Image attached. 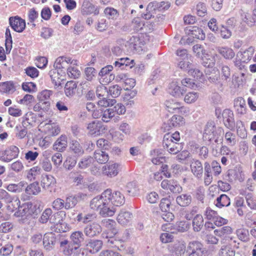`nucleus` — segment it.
Here are the masks:
<instances>
[{
	"label": "nucleus",
	"mask_w": 256,
	"mask_h": 256,
	"mask_svg": "<svg viewBox=\"0 0 256 256\" xmlns=\"http://www.w3.org/2000/svg\"><path fill=\"white\" fill-rule=\"evenodd\" d=\"M66 72L70 78L74 79L78 78L80 74V72L75 66H68Z\"/></svg>",
	"instance_id": "obj_57"
},
{
	"label": "nucleus",
	"mask_w": 256,
	"mask_h": 256,
	"mask_svg": "<svg viewBox=\"0 0 256 256\" xmlns=\"http://www.w3.org/2000/svg\"><path fill=\"white\" fill-rule=\"evenodd\" d=\"M106 190L109 191L110 198H108L109 203L112 206H118L124 204L125 198L124 196L120 192L116 191L112 193V190L107 189Z\"/></svg>",
	"instance_id": "obj_9"
},
{
	"label": "nucleus",
	"mask_w": 256,
	"mask_h": 256,
	"mask_svg": "<svg viewBox=\"0 0 256 256\" xmlns=\"http://www.w3.org/2000/svg\"><path fill=\"white\" fill-rule=\"evenodd\" d=\"M204 214L206 218L213 222L218 215L216 211L212 210L209 207L206 208Z\"/></svg>",
	"instance_id": "obj_64"
},
{
	"label": "nucleus",
	"mask_w": 256,
	"mask_h": 256,
	"mask_svg": "<svg viewBox=\"0 0 256 256\" xmlns=\"http://www.w3.org/2000/svg\"><path fill=\"white\" fill-rule=\"evenodd\" d=\"M102 231L100 225L95 222L87 224L84 229V234L90 238L98 236Z\"/></svg>",
	"instance_id": "obj_8"
},
{
	"label": "nucleus",
	"mask_w": 256,
	"mask_h": 256,
	"mask_svg": "<svg viewBox=\"0 0 256 256\" xmlns=\"http://www.w3.org/2000/svg\"><path fill=\"white\" fill-rule=\"evenodd\" d=\"M144 21L141 18L137 17L134 18L130 24V28L135 32L142 30L144 26Z\"/></svg>",
	"instance_id": "obj_41"
},
{
	"label": "nucleus",
	"mask_w": 256,
	"mask_h": 256,
	"mask_svg": "<svg viewBox=\"0 0 256 256\" xmlns=\"http://www.w3.org/2000/svg\"><path fill=\"white\" fill-rule=\"evenodd\" d=\"M204 218L201 214H197L193 218L192 226L193 230L195 232H200L204 227Z\"/></svg>",
	"instance_id": "obj_32"
},
{
	"label": "nucleus",
	"mask_w": 256,
	"mask_h": 256,
	"mask_svg": "<svg viewBox=\"0 0 256 256\" xmlns=\"http://www.w3.org/2000/svg\"><path fill=\"white\" fill-rule=\"evenodd\" d=\"M125 46L127 48L128 51L130 52L136 51L138 48L140 47V38L137 36H132L126 42Z\"/></svg>",
	"instance_id": "obj_25"
},
{
	"label": "nucleus",
	"mask_w": 256,
	"mask_h": 256,
	"mask_svg": "<svg viewBox=\"0 0 256 256\" xmlns=\"http://www.w3.org/2000/svg\"><path fill=\"white\" fill-rule=\"evenodd\" d=\"M62 236L60 234L46 233L43 238V245L45 250L48 251L53 250L54 246L59 243Z\"/></svg>",
	"instance_id": "obj_2"
},
{
	"label": "nucleus",
	"mask_w": 256,
	"mask_h": 256,
	"mask_svg": "<svg viewBox=\"0 0 256 256\" xmlns=\"http://www.w3.org/2000/svg\"><path fill=\"white\" fill-rule=\"evenodd\" d=\"M93 158L90 156L84 157L78 162V167L81 169H85L92 164Z\"/></svg>",
	"instance_id": "obj_58"
},
{
	"label": "nucleus",
	"mask_w": 256,
	"mask_h": 256,
	"mask_svg": "<svg viewBox=\"0 0 256 256\" xmlns=\"http://www.w3.org/2000/svg\"><path fill=\"white\" fill-rule=\"evenodd\" d=\"M190 226V224L188 222L185 220H182L178 222L176 224L174 225V228L176 230L172 232V233H174L176 232H184L188 231Z\"/></svg>",
	"instance_id": "obj_36"
},
{
	"label": "nucleus",
	"mask_w": 256,
	"mask_h": 256,
	"mask_svg": "<svg viewBox=\"0 0 256 256\" xmlns=\"http://www.w3.org/2000/svg\"><path fill=\"white\" fill-rule=\"evenodd\" d=\"M92 158L98 164H105L108 162L110 158L107 152L102 150H98L94 152Z\"/></svg>",
	"instance_id": "obj_24"
},
{
	"label": "nucleus",
	"mask_w": 256,
	"mask_h": 256,
	"mask_svg": "<svg viewBox=\"0 0 256 256\" xmlns=\"http://www.w3.org/2000/svg\"><path fill=\"white\" fill-rule=\"evenodd\" d=\"M58 244H60V250L64 255L69 256L72 254L74 249L72 244L62 235Z\"/></svg>",
	"instance_id": "obj_14"
},
{
	"label": "nucleus",
	"mask_w": 256,
	"mask_h": 256,
	"mask_svg": "<svg viewBox=\"0 0 256 256\" xmlns=\"http://www.w3.org/2000/svg\"><path fill=\"white\" fill-rule=\"evenodd\" d=\"M125 190L126 192L130 196H134L138 194V188L135 182H128L125 187Z\"/></svg>",
	"instance_id": "obj_46"
},
{
	"label": "nucleus",
	"mask_w": 256,
	"mask_h": 256,
	"mask_svg": "<svg viewBox=\"0 0 256 256\" xmlns=\"http://www.w3.org/2000/svg\"><path fill=\"white\" fill-rule=\"evenodd\" d=\"M104 226L110 230L112 235L114 236L118 232V230L116 228V222L111 219H106L102 221Z\"/></svg>",
	"instance_id": "obj_44"
},
{
	"label": "nucleus",
	"mask_w": 256,
	"mask_h": 256,
	"mask_svg": "<svg viewBox=\"0 0 256 256\" xmlns=\"http://www.w3.org/2000/svg\"><path fill=\"white\" fill-rule=\"evenodd\" d=\"M199 94L195 92H188L184 98V101L187 104L194 103L198 99Z\"/></svg>",
	"instance_id": "obj_50"
},
{
	"label": "nucleus",
	"mask_w": 256,
	"mask_h": 256,
	"mask_svg": "<svg viewBox=\"0 0 256 256\" xmlns=\"http://www.w3.org/2000/svg\"><path fill=\"white\" fill-rule=\"evenodd\" d=\"M190 168L192 172L196 178H202L204 172L203 167L199 160L192 158L190 160Z\"/></svg>",
	"instance_id": "obj_12"
},
{
	"label": "nucleus",
	"mask_w": 256,
	"mask_h": 256,
	"mask_svg": "<svg viewBox=\"0 0 256 256\" xmlns=\"http://www.w3.org/2000/svg\"><path fill=\"white\" fill-rule=\"evenodd\" d=\"M22 124L17 125L15 128L16 136L20 139L24 138L28 134L26 127L30 124L28 119L24 117Z\"/></svg>",
	"instance_id": "obj_13"
},
{
	"label": "nucleus",
	"mask_w": 256,
	"mask_h": 256,
	"mask_svg": "<svg viewBox=\"0 0 256 256\" xmlns=\"http://www.w3.org/2000/svg\"><path fill=\"white\" fill-rule=\"evenodd\" d=\"M178 66L180 69L184 71L188 72L189 70L191 68L193 65L188 60H180V59H178Z\"/></svg>",
	"instance_id": "obj_54"
},
{
	"label": "nucleus",
	"mask_w": 256,
	"mask_h": 256,
	"mask_svg": "<svg viewBox=\"0 0 256 256\" xmlns=\"http://www.w3.org/2000/svg\"><path fill=\"white\" fill-rule=\"evenodd\" d=\"M40 168L38 166H34L26 171V178L30 181L34 180L40 174Z\"/></svg>",
	"instance_id": "obj_48"
},
{
	"label": "nucleus",
	"mask_w": 256,
	"mask_h": 256,
	"mask_svg": "<svg viewBox=\"0 0 256 256\" xmlns=\"http://www.w3.org/2000/svg\"><path fill=\"white\" fill-rule=\"evenodd\" d=\"M102 246L103 242L102 240L90 239L88 240L86 246L90 252L92 254H94L102 249Z\"/></svg>",
	"instance_id": "obj_16"
},
{
	"label": "nucleus",
	"mask_w": 256,
	"mask_h": 256,
	"mask_svg": "<svg viewBox=\"0 0 256 256\" xmlns=\"http://www.w3.org/2000/svg\"><path fill=\"white\" fill-rule=\"evenodd\" d=\"M10 25L12 28L18 32H22L26 28V22L18 16L9 18Z\"/></svg>",
	"instance_id": "obj_10"
},
{
	"label": "nucleus",
	"mask_w": 256,
	"mask_h": 256,
	"mask_svg": "<svg viewBox=\"0 0 256 256\" xmlns=\"http://www.w3.org/2000/svg\"><path fill=\"white\" fill-rule=\"evenodd\" d=\"M86 129L88 134L95 136L102 134L106 128L100 121L96 120L88 123Z\"/></svg>",
	"instance_id": "obj_6"
},
{
	"label": "nucleus",
	"mask_w": 256,
	"mask_h": 256,
	"mask_svg": "<svg viewBox=\"0 0 256 256\" xmlns=\"http://www.w3.org/2000/svg\"><path fill=\"white\" fill-rule=\"evenodd\" d=\"M76 88L77 84L73 80L68 82L64 86L66 95L68 97L72 96L76 92Z\"/></svg>",
	"instance_id": "obj_37"
},
{
	"label": "nucleus",
	"mask_w": 256,
	"mask_h": 256,
	"mask_svg": "<svg viewBox=\"0 0 256 256\" xmlns=\"http://www.w3.org/2000/svg\"><path fill=\"white\" fill-rule=\"evenodd\" d=\"M71 151L76 156H80L82 155L84 150L80 144L76 140H72L70 145Z\"/></svg>",
	"instance_id": "obj_47"
},
{
	"label": "nucleus",
	"mask_w": 256,
	"mask_h": 256,
	"mask_svg": "<svg viewBox=\"0 0 256 256\" xmlns=\"http://www.w3.org/2000/svg\"><path fill=\"white\" fill-rule=\"evenodd\" d=\"M78 202L77 198L74 196H70L66 198L65 203V208L68 210L74 208Z\"/></svg>",
	"instance_id": "obj_59"
},
{
	"label": "nucleus",
	"mask_w": 256,
	"mask_h": 256,
	"mask_svg": "<svg viewBox=\"0 0 256 256\" xmlns=\"http://www.w3.org/2000/svg\"><path fill=\"white\" fill-rule=\"evenodd\" d=\"M236 234L239 239L244 242H246L249 240V233L246 229H239L236 231Z\"/></svg>",
	"instance_id": "obj_61"
},
{
	"label": "nucleus",
	"mask_w": 256,
	"mask_h": 256,
	"mask_svg": "<svg viewBox=\"0 0 256 256\" xmlns=\"http://www.w3.org/2000/svg\"><path fill=\"white\" fill-rule=\"evenodd\" d=\"M110 193L104 190L100 195L97 196L90 202V206L94 210H99V214L103 217L112 216L116 212L115 207L110 206L108 198Z\"/></svg>",
	"instance_id": "obj_1"
},
{
	"label": "nucleus",
	"mask_w": 256,
	"mask_h": 256,
	"mask_svg": "<svg viewBox=\"0 0 256 256\" xmlns=\"http://www.w3.org/2000/svg\"><path fill=\"white\" fill-rule=\"evenodd\" d=\"M120 169V164L116 162H108L102 166V170L104 175L112 178L118 174Z\"/></svg>",
	"instance_id": "obj_7"
},
{
	"label": "nucleus",
	"mask_w": 256,
	"mask_h": 256,
	"mask_svg": "<svg viewBox=\"0 0 256 256\" xmlns=\"http://www.w3.org/2000/svg\"><path fill=\"white\" fill-rule=\"evenodd\" d=\"M204 248L202 243L194 241L190 242L187 247L186 254L187 256H202Z\"/></svg>",
	"instance_id": "obj_5"
},
{
	"label": "nucleus",
	"mask_w": 256,
	"mask_h": 256,
	"mask_svg": "<svg viewBox=\"0 0 256 256\" xmlns=\"http://www.w3.org/2000/svg\"><path fill=\"white\" fill-rule=\"evenodd\" d=\"M49 75L56 88L61 86V82L62 79L61 78L58 70L54 69L50 70L49 72Z\"/></svg>",
	"instance_id": "obj_38"
},
{
	"label": "nucleus",
	"mask_w": 256,
	"mask_h": 256,
	"mask_svg": "<svg viewBox=\"0 0 256 256\" xmlns=\"http://www.w3.org/2000/svg\"><path fill=\"white\" fill-rule=\"evenodd\" d=\"M222 116L224 126L228 129L234 130L235 122L232 111L229 109H226L223 111Z\"/></svg>",
	"instance_id": "obj_11"
},
{
	"label": "nucleus",
	"mask_w": 256,
	"mask_h": 256,
	"mask_svg": "<svg viewBox=\"0 0 256 256\" xmlns=\"http://www.w3.org/2000/svg\"><path fill=\"white\" fill-rule=\"evenodd\" d=\"M122 88L118 84L110 86L108 90L107 94L111 96L112 98L118 97L121 93Z\"/></svg>",
	"instance_id": "obj_52"
},
{
	"label": "nucleus",
	"mask_w": 256,
	"mask_h": 256,
	"mask_svg": "<svg viewBox=\"0 0 256 256\" xmlns=\"http://www.w3.org/2000/svg\"><path fill=\"white\" fill-rule=\"evenodd\" d=\"M168 92L173 96L180 98L183 95L184 90L181 88L176 82H172L170 84Z\"/></svg>",
	"instance_id": "obj_28"
},
{
	"label": "nucleus",
	"mask_w": 256,
	"mask_h": 256,
	"mask_svg": "<svg viewBox=\"0 0 256 256\" xmlns=\"http://www.w3.org/2000/svg\"><path fill=\"white\" fill-rule=\"evenodd\" d=\"M185 124L184 118L179 115H174L168 122L166 125L168 128H166L167 126L165 128V130H168L172 128L180 126Z\"/></svg>",
	"instance_id": "obj_18"
},
{
	"label": "nucleus",
	"mask_w": 256,
	"mask_h": 256,
	"mask_svg": "<svg viewBox=\"0 0 256 256\" xmlns=\"http://www.w3.org/2000/svg\"><path fill=\"white\" fill-rule=\"evenodd\" d=\"M96 218V215L94 213H79L76 217V220L78 222L82 224H88L94 220Z\"/></svg>",
	"instance_id": "obj_26"
},
{
	"label": "nucleus",
	"mask_w": 256,
	"mask_h": 256,
	"mask_svg": "<svg viewBox=\"0 0 256 256\" xmlns=\"http://www.w3.org/2000/svg\"><path fill=\"white\" fill-rule=\"evenodd\" d=\"M24 190L26 193L28 195H36L40 192V188L38 182L27 184Z\"/></svg>",
	"instance_id": "obj_39"
},
{
	"label": "nucleus",
	"mask_w": 256,
	"mask_h": 256,
	"mask_svg": "<svg viewBox=\"0 0 256 256\" xmlns=\"http://www.w3.org/2000/svg\"><path fill=\"white\" fill-rule=\"evenodd\" d=\"M52 212L50 208H46L42 213L39 221L42 224H46L48 220L50 221V216L52 215Z\"/></svg>",
	"instance_id": "obj_55"
},
{
	"label": "nucleus",
	"mask_w": 256,
	"mask_h": 256,
	"mask_svg": "<svg viewBox=\"0 0 256 256\" xmlns=\"http://www.w3.org/2000/svg\"><path fill=\"white\" fill-rule=\"evenodd\" d=\"M192 197L190 194H182L176 198V202L178 205L182 207L188 206L192 202Z\"/></svg>",
	"instance_id": "obj_29"
},
{
	"label": "nucleus",
	"mask_w": 256,
	"mask_h": 256,
	"mask_svg": "<svg viewBox=\"0 0 256 256\" xmlns=\"http://www.w3.org/2000/svg\"><path fill=\"white\" fill-rule=\"evenodd\" d=\"M216 50L226 60H232L235 56L234 50L226 46L216 47Z\"/></svg>",
	"instance_id": "obj_23"
},
{
	"label": "nucleus",
	"mask_w": 256,
	"mask_h": 256,
	"mask_svg": "<svg viewBox=\"0 0 256 256\" xmlns=\"http://www.w3.org/2000/svg\"><path fill=\"white\" fill-rule=\"evenodd\" d=\"M20 152L19 148L15 146H10L2 152L0 156V160L9 162L13 159L17 158Z\"/></svg>",
	"instance_id": "obj_4"
},
{
	"label": "nucleus",
	"mask_w": 256,
	"mask_h": 256,
	"mask_svg": "<svg viewBox=\"0 0 256 256\" xmlns=\"http://www.w3.org/2000/svg\"><path fill=\"white\" fill-rule=\"evenodd\" d=\"M103 238L108 239V244L109 246L117 248L119 250H122L124 249V240H116L112 236H108L107 234H102Z\"/></svg>",
	"instance_id": "obj_15"
},
{
	"label": "nucleus",
	"mask_w": 256,
	"mask_h": 256,
	"mask_svg": "<svg viewBox=\"0 0 256 256\" xmlns=\"http://www.w3.org/2000/svg\"><path fill=\"white\" fill-rule=\"evenodd\" d=\"M56 184V178L52 175L46 174L44 176L42 180V185L44 188L52 187Z\"/></svg>",
	"instance_id": "obj_42"
},
{
	"label": "nucleus",
	"mask_w": 256,
	"mask_h": 256,
	"mask_svg": "<svg viewBox=\"0 0 256 256\" xmlns=\"http://www.w3.org/2000/svg\"><path fill=\"white\" fill-rule=\"evenodd\" d=\"M81 13L82 15H88L94 13V14H99V10L97 7L92 4L84 1L81 8Z\"/></svg>",
	"instance_id": "obj_21"
},
{
	"label": "nucleus",
	"mask_w": 256,
	"mask_h": 256,
	"mask_svg": "<svg viewBox=\"0 0 256 256\" xmlns=\"http://www.w3.org/2000/svg\"><path fill=\"white\" fill-rule=\"evenodd\" d=\"M67 138L66 136L62 135L55 142L53 145L54 149L58 151H64L67 146Z\"/></svg>",
	"instance_id": "obj_34"
},
{
	"label": "nucleus",
	"mask_w": 256,
	"mask_h": 256,
	"mask_svg": "<svg viewBox=\"0 0 256 256\" xmlns=\"http://www.w3.org/2000/svg\"><path fill=\"white\" fill-rule=\"evenodd\" d=\"M84 235L82 231L78 230L72 233L70 239L73 244L76 246L75 249L81 246L82 242L84 240Z\"/></svg>",
	"instance_id": "obj_27"
},
{
	"label": "nucleus",
	"mask_w": 256,
	"mask_h": 256,
	"mask_svg": "<svg viewBox=\"0 0 256 256\" xmlns=\"http://www.w3.org/2000/svg\"><path fill=\"white\" fill-rule=\"evenodd\" d=\"M116 102L114 99H108L103 96L100 98L98 104L100 106L107 107L114 105Z\"/></svg>",
	"instance_id": "obj_63"
},
{
	"label": "nucleus",
	"mask_w": 256,
	"mask_h": 256,
	"mask_svg": "<svg viewBox=\"0 0 256 256\" xmlns=\"http://www.w3.org/2000/svg\"><path fill=\"white\" fill-rule=\"evenodd\" d=\"M235 252L230 246H223L221 247L219 256H234Z\"/></svg>",
	"instance_id": "obj_51"
},
{
	"label": "nucleus",
	"mask_w": 256,
	"mask_h": 256,
	"mask_svg": "<svg viewBox=\"0 0 256 256\" xmlns=\"http://www.w3.org/2000/svg\"><path fill=\"white\" fill-rule=\"evenodd\" d=\"M208 80L210 83L214 84L218 90L221 92L223 90V84L221 82L220 76L218 75H214L210 76L208 78Z\"/></svg>",
	"instance_id": "obj_49"
},
{
	"label": "nucleus",
	"mask_w": 256,
	"mask_h": 256,
	"mask_svg": "<svg viewBox=\"0 0 256 256\" xmlns=\"http://www.w3.org/2000/svg\"><path fill=\"white\" fill-rule=\"evenodd\" d=\"M170 251L176 256H181L186 252L185 244L182 241L175 242L170 246Z\"/></svg>",
	"instance_id": "obj_20"
},
{
	"label": "nucleus",
	"mask_w": 256,
	"mask_h": 256,
	"mask_svg": "<svg viewBox=\"0 0 256 256\" xmlns=\"http://www.w3.org/2000/svg\"><path fill=\"white\" fill-rule=\"evenodd\" d=\"M216 128L214 122L210 121L207 122L203 133V138L205 140L211 142L214 140V132Z\"/></svg>",
	"instance_id": "obj_17"
},
{
	"label": "nucleus",
	"mask_w": 256,
	"mask_h": 256,
	"mask_svg": "<svg viewBox=\"0 0 256 256\" xmlns=\"http://www.w3.org/2000/svg\"><path fill=\"white\" fill-rule=\"evenodd\" d=\"M16 90V86L13 81H6L0 82V92L6 94H12Z\"/></svg>",
	"instance_id": "obj_30"
},
{
	"label": "nucleus",
	"mask_w": 256,
	"mask_h": 256,
	"mask_svg": "<svg viewBox=\"0 0 256 256\" xmlns=\"http://www.w3.org/2000/svg\"><path fill=\"white\" fill-rule=\"evenodd\" d=\"M102 120L106 122H110V119L114 116L113 111H112L110 108H106L104 110H102Z\"/></svg>",
	"instance_id": "obj_62"
},
{
	"label": "nucleus",
	"mask_w": 256,
	"mask_h": 256,
	"mask_svg": "<svg viewBox=\"0 0 256 256\" xmlns=\"http://www.w3.org/2000/svg\"><path fill=\"white\" fill-rule=\"evenodd\" d=\"M192 35L193 37H195L198 39H204L205 38V35L203 33L202 30L198 27H192L190 29Z\"/></svg>",
	"instance_id": "obj_60"
},
{
	"label": "nucleus",
	"mask_w": 256,
	"mask_h": 256,
	"mask_svg": "<svg viewBox=\"0 0 256 256\" xmlns=\"http://www.w3.org/2000/svg\"><path fill=\"white\" fill-rule=\"evenodd\" d=\"M50 222L54 224V227L58 229L60 232H65V230L63 228L62 226L65 225V223L62 218L60 214L58 212H56L52 214L50 218Z\"/></svg>",
	"instance_id": "obj_22"
},
{
	"label": "nucleus",
	"mask_w": 256,
	"mask_h": 256,
	"mask_svg": "<svg viewBox=\"0 0 256 256\" xmlns=\"http://www.w3.org/2000/svg\"><path fill=\"white\" fill-rule=\"evenodd\" d=\"M72 58L66 56H60L58 58L54 64V70L67 69L69 64H72Z\"/></svg>",
	"instance_id": "obj_19"
},
{
	"label": "nucleus",
	"mask_w": 256,
	"mask_h": 256,
	"mask_svg": "<svg viewBox=\"0 0 256 256\" xmlns=\"http://www.w3.org/2000/svg\"><path fill=\"white\" fill-rule=\"evenodd\" d=\"M53 94V92L50 90H42L38 96V98L40 102L50 101V96Z\"/></svg>",
	"instance_id": "obj_53"
},
{
	"label": "nucleus",
	"mask_w": 256,
	"mask_h": 256,
	"mask_svg": "<svg viewBox=\"0 0 256 256\" xmlns=\"http://www.w3.org/2000/svg\"><path fill=\"white\" fill-rule=\"evenodd\" d=\"M230 204V198L225 194H222L218 196L215 202L216 206L219 208H222L224 206H228Z\"/></svg>",
	"instance_id": "obj_40"
},
{
	"label": "nucleus",
	"mask_w": 256,
	"mask_h": 256,
	"mask_svg": "<svg viewBox=\"0 0 256 256\" xmlns=\"http://www.w3.org/2000/svg\"><path fill=\"white\" fill-rule=\"evenodd\" d=\"M45 128L48 134L51 136H55L60 132V128L58 124L55 123L46 124Z\"/></svg>",
	"instance_id": "obj_45"
},
{
	"label": "nucleus",
	"mask_w": 256,
	"mask_h": 256,
	"mask_svg": "<svg viewBox=\"0 0 256 256\" xmlns=\"http://www.w3.org/2000/svg\"><path fill=\"white\" fill-rule=\"evenodd\" d=\"M170 136H164L162 140V146L164 149L167 150L170 154H176L181 151L182 146L181 144L174 141H171L169 139Z\"/></svg>",
	"instance_id": "obj_3"
},
{
	"label": "nucleus",
	"mask_w": 256,
	"mask_h": 256,
	"mask_svg": "<svg viewBox=\"0 0 256 256\" xmlns=\"http://www.w3.org/2000/svg\"><path fill=\"white\" fill-rule=\"evenodd\" d=\"M236 126L238 135L241 138L246 137L247 134L243 122L240 120L238 121Z\"/></svg>",
	"instance_id": "obj_56"
},
{
	"label": "nucleus",
	"mask_w": 256,
	"mask_h": 256,
	"mask_svg": "<svg viewBox=\"0 0 256 256\" xmlns=\"http://www.w3.org/2000/svg\"><path fill=\"white\" fill-rule=\"evenodd\" d=\"M132 218V214L130 212L122 210L117 216L118 222L123 226H126Z\"/></svg>",
	"instance_id": "obj_33"
},
{
	"label": "nucleus",
	"mask_w": 256,
	"mask_h": 256,
	"mask_svg": "<svg viewBox=\"0 0 256 256\" xmlns=\"http://www.w3.org/2000/svg\"><path fill=\"white\" fill-rule=\"evenodd\" d=\"M27 185V183L24 181H22L17 184H10L7 189L8 191L14 192H22L26 186Z\"/></svg>",
	"instance_id": "obj_43"
},
{
	"label": "nucleus",
	"mask_w": 256,
	"mask_h": 256,
	"mask_svg": "<svg viewBox=\"0 0 256 256\" xmlns=\"http://www.w3.org/2000/svg\"><path fill=\"white\" fill-rule=\"evenodd\" d=\"M234 107L238 114H244L246 113V104L244 100L238 97L234 100Z\"/></svg>",
	"instance_id": "obj_31"
},
{
	"label": "nucleus",
	"mask_w": 256,
	"mask_h": 256,
	"mask_svg": "<svg viewBox=\"0 0 256 256\" xmlns=\"http://www.w3.org/2000/svg\"><path fill=\"white\" fill-rule=\"evenodd\" d=\"M180 103L174 100L170 99L166 100L164 104L165 108L168 112L170 113H176L179 108L178 106H180Z\"/></svg>",
	"instance_id": "obj_35"
}]
</instances>
